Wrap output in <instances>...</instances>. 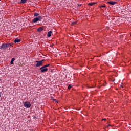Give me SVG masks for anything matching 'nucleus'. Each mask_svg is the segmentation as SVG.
<instances>
[{
    "label": "nucleus",
    "mask_w": 131,
    "mask_h": 131,
    "mask_svg": "<svg viewBox=\"0 0 131 131\" xmlns=\"http://www.w3.org/2000/svg\"><path fill=\"white\" fill-rule=\"evenodd\" d=\"M43 30V28H42V27H39V28H38L37 29V31L39 32V31H42Z\"/></svg>",
    "instance_id": "nucleus-11"
},
{
    "label": "nucleus",
    "mask_w": 131,
    "mask_h": 131,
    "mask_svg": "<svg viewBox=\"0 0 131 131\" xmlns=\"http://www.w3.org/2000/svg\"><path fill=\"white\" fill-rule=\"evenodd\" d=\"M76 23V22H74V23H73V25H74V24H75Z\"/></svg>",
    "instance_id": "nucleus-18"
},
{
    "label": "nucleus",
    "mask_w": 131,
    "mask_h": 131,
    "mask_svg": "<svg viewBox=\"0 0 131 131\" xmlns=\"http://www.w3.org/2000/svg\"><path fill=\"white\" fill-rule=\"evenodd\" d=\"M51 72H53V70H51Z\"/></svg>",
    "instance_id": "nucleus-22"
},
{
    "label": "nucleus",
    "mask_w": 131,
    "mask_h": 131,
    "mask_svg": "<svg viewBox=\"0 0 131 131\" xmlns=\"http://www.w3.org/2000/svg\"><path fill=\"white\" fill-rule=\"evenodd\" d=\"M107 3L110 4V5H115V4H116V2H115V1H108L107 2Z\"/></svg>",
    "instance_id": "nucleus-6"
},
{
    "label": "nucleus",
    "mask_w": 131,
    "mask_h": 131,
    "mask_svg": "<svg viewBox=\"0 0 131 131\" xmlns=\"http://www.w3.org/2000/svg\"><path fill=\"white\" fill-rule=\"evenodd\" d=\"M21 41V40L20 39L16 38L14 40V42L15 43H17L18 42H20Z\"/></svg>",
    "instance_id": "nucleus-8"
},
{
    "label": "nucleus",
    "mask_w": 131,
    "mask_h": 131,
    "mask_svg": "<svg viewBox=\"0 0 131 131\" xmlns=\"http://www.w3.org/2000/svg\"><path fill=\"white\" fill-rule=\"evenodd\" d=\"M2 97V93H0V98Z\"/></svg>",
    "instance_id": "nucleus-19"
},
{
    "label": "nucleus",
    "mask_w": 131,
    "mask_h": 131,
    "mask_svg": "<svg viewBox=\"0 0 131 131\" xmlns=\"http://www.w3.org/2000/svg\"><path fill=\"white\" fill-rule=\"evenodd\" d=\"M105 7H106L105 5H102V6H100V8H105Z\"/></svg>",
    "instance_id": "nucleus-17"
},
{
    "label": "nucleus",
    "mask_w": 131,
    "mask_h": 131,
    "mask_svg": "<svg viewBox=\"0 0 131 131\" xmlns=\"http://www.w3.org/2000/svg\"><path fill=\"white\" fill-rule=\"evenodd\" d=\"M95 4H97V3L93 2V3H89V6H93V5H95Z\"/></svg>",
    "instance_id": "nucleus-13"
},
{
    "label": "nucleus",
    "mask_w": 131,
    "mask_h": 131,
    "mask_svg": "<svg viewBox=\"0 0 131 131\" xmlns=\"http://www.w3.org/2000/svg\"><path fill=\"white\" fill-rule=\"evenodd\" d=\"M14 61H15V58H12L11 61L10 62V63L12 65H13V64H14Z\"/></svg>",
    "instance_id": "nucleus-12"
},
{
    "label": "nucleus",
    "mask_w": 131,
    "mask_h": 131,
    "mask_svg": "<svg viewBox=\"0 0 131 131\" xmlns=\"http://www.w3.org/2000/svg\"><path fill=\"white\" fill-rule=\"evenodd\" d=\"M72 86H73V85H72V84H69V86H68V89L69 90H70V89H71V88H72Z\"/></svg>",
    "instance_id": "nucleus-14"
},
{
    "label": "nucleus",
    "mask_w": 131,
    "mask_h": 131,
    "mask_svg": "<svg viewBox=\"0 0 131 131\" xmlns=\"http://www.w3.org/2000/svg\"><path fill=\"white\" fill-rule=\"evenodd\" d=\"M48 37H51L52 36V31H50L47 33Z\"/></svg>",
    "instance_id": "nucleus-7"
},
{
    "label": "nucleus",
    "mask_w": 131,
    "mask_h": 131,
    "mask_svg": "<svg viewBox=\"0 0 131 131\" xmlns=\"http://www.w3.org/2000/svg\"><path fill=\"white\" fill-rule=\"evenodd\" d=\"M8 48L7 47V45L6 43H3L1 46L0 49L2 50H6V49H7Z\"/></svg>",
    "instance_id": "nucleus-4"
},
{
    "label": "nucleus",
    "mask_w": 131,
    "mask_h": 131,
    "mask_svg": "<svg viewBox=\"0 0 131 131\" xmlns=\"http://www.w3.org/2000/svg\"><path fill=\"white\" fill-rule=\"evenodd\" d=\"M43 61H45V60H40V61H36V63H37L35 64L36 67H39L40 66H42V64Z\"/></svg>",
    "instance_id": "nucleus-2"
},
{
    "label": "nucleus",
    "mask_w": 131,
    "mask_h": 131,
    "mask_svg": "<svg viewBox=\"0 0 131 131\" xmlns=\"http://www.w3.org/2000/svg\"><path fill=\"white\" fill-rule=\"evenodd\" d=\"M121 88H123V86L122 85H121Z\"/></svg>",
    "instance_id": "nucleus-21"
},
{
    "label": "nucleus",
    "mask_w": 131,
    "mask_h": 131,
    "mask_svg": "<svg viewBox=\"0 0 131 131\" xmlns=\"http://www.w3.org/2000/svg\"><path fill=\"white\" fill-rule=\"evenodd\" d=\"M24 106H25V108H30V107H31V104H30L29 102L26 101L24 104Z\"/></svg>",
    "instance_id": "nucleus-3"
},
{
    "label": "nucleus",
    "mask_w": 131,
    "mask_h": 131,
    "mask_svg": "<svg viewBox=\"0 0 131 131\" xmlns=\"http://www.w3.org/2000/svg\"><path fill=\"white\" fill-rule=\"evenodd\" d=\"M49 66H50V64L45 65L44 66L41 67V69H42V68H47V67H49Z\"/></svg>",
    "instance_id": "nucleus-10"
},
{
    "label": "nucleus",
    "mask_w": 131,
    "mask_h": 131,
    "mask_svg": "<svg viewBox=\"0 0 131 131\" xmlns=\"http://www.w3.org/2000/svg\"><path fill=\"white\" fill-rule=\"evenodd\" d=\"M40 70H41V72L43 73L44 72H47V71H48V68H45L41 69V68H40Z\"/></svg>",
    "instance_id": "nucleus-5"
},
{
    "label": "nucleus",
    "mask_w": 131,
    "mask_h": 131,
    "mask_svg": "<svg viewBox=\"0 0 131 131\" xmlns=\"http://www.w3.org/2000/svg\"><path fill=\"white\" fill-rule=\"evenodd\" d=\"M39 14H38V13H35L34 14V17H37V16H39Z\"/></svg>",
    "instance_id": "nucleus-15"
},
{
    "label": "nucleus",
    "mask_w": 131,
    "mask_h": 131,
    "mask_svg": "<svg viewBox=\"0 0 131 131\" xmlns=\"http://www.w3.org/2000/svg\"><path fill=\"white\" fill-rule=\"evenodd\" d=\"M6 45L7 48H10V47H12V46H13V43H6Z\"/></svg>",
    "instance_id": "nucleus-9"
},
{
    "label": "nucleus",
    "mask_w": 131,
    "mask_h": 131,
    "mask_svg": "<svg viewBox=\"0 0 131 131\" xmlns=\"http://www.w3.org/2000/svg\"><path fill=\"white\" fill-rule=\"evenodd\" d=\"M102 120H106V119H102Z\"/></svg>",
    "instance_id": "nucleus-20"
},
{
    "label": "nucleus",
    "mask_w": 131,
    "mask_h": 131,
    "mask_svg": "<svg viewBox=\"0 0 131 131\" xmlns=\"http://www.w3.org/2000/svg\"><path fill=\"white\" fill-rule=\"evenodd\" d=\"M21 3L24 4L26 3V0H21Z\"/></svg>",
    "instance_id": "nucleus-16"
},
{
    "label": "nucleus",
    "mask_w": 131,
    "mask_h": 131,
    "mask_svg": "<svg viewBox=\"0 0 131 131\" xmlns=\"http://www.w3.org/2000/svg\"><path fill=\"white\" fill-rule=\"evenodd\" d=\"M42 19V17L39 16L37 17H36L35 18H34L32 21L33 23H36V22H38V21H41V19Z\"/></svg>",
    "instance_id": "nucleus-1"
}]
</instances>
